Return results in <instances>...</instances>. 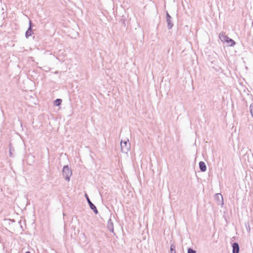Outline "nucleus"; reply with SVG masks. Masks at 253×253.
Returning a JSON list of instances; mask_svg holds the SVG:
<instances>
[{"mask_svg":"<svg viewBox=\"0 0 253 253\" xmlns=\"http://www.w3.org/2000/svg\"><path fill=\"white\" fill-rule=\"evenodd\" d=\"M58 71H55V72H54V74H58Z\"/></svg>","mask_w":253,"mask_h":253,"instance_id":"f3484780","label":"nucleus"},{"mask_svg":"<svg viewBox=\"0 0 253 253\" xmlns=\"http://www.w3.org/2000/svg\"><path fill=\"white\" fill-rule=\"evenodd\" d=\"M121 151L123 153H127L130 148V144L129 140L128 139L125 141L121 140Z\"/></svg>","mask_w":253,"mask_h":253,"instance_id":"7ed1b4c3","label":"nucleus"},{"mask_svg":"<svg viewBox=\"0 0 253 253\" xmlns=\"http://www.w3.org/2000/svg\"><path fill=\"white\" fill-rule=\"evenodd\" d=\"M199 166L200 169L202 172H205L206 171L207 166L205 162L203 161H200L199 163Z\"/></svg>","mask_w":253,"mask_h":253,"instance_id":"6e6552de","label":"nucleus"},{"mask_svg":"<svg viewBox=\"0 0 253 253\" xmlns=\"http://www.w3.org/2000/svg\"><path fill=\"white\" fill-rule=\"evenodd\" d=\"M232 253H239L240 247L237 242H234L232 244Z\"/></svg>","mask_w":253,"mask_h":253,"instance_id":"423d86ee","label":"nucleus"},{"mask_svg":"<svg viewBox=\"0 0 253 253\" xmlns=\"http://www.w3.org/2000/svg\"><path fill=\"white\" fill-rule=\"evenodd\" d=\"M172 17L170 16L168 12H166V21L167 23V27L169 30L172 29L173 24L171 21Z\"/></svg>","mask_w":253,"mask_h":253,"instance_id":"39448f33","label":"nucleus"},{"mask_svg":"<svg viewBox=\"0 0 253 253\" xmlns=\"http://www.w3.org/2000/svg\"><path fill=\"white\" fill-rule=\"evenodd\" d=\"M215 198L218 200H219V198H221V200H222V201L223 202V197H222V195L221 194H220V193L216 194H215Z\"/></svg>","mask_w":253,"mask_h":253,"instance_id":"ddd939ff","label":"nucleus"},{"mask_svg":"<svg viewBox=\"0 0 253 253\" xmlns=\"http://www.w3.org/2000/svg\"><path fill=\"white\" fill-rule=\"evenodd\" d=\"M219 38L222 42H226L228 46H234L236 44V42L233 39L230 38L223 33L219 34Z\"/></svg>","mask_w":253,"mask_h":253,"instance_id":"f257e3e1","label":"nucleus"},{"mask_svg":"<svg viewBox=\"0 0 253 253\" xmlns=\"http://www.w3.org/2000/svg\"><path fill=\"white\" fill-rule=\"evenodd\" d=\"M170 253H176L175 246L173 244H171L170 247Z\"/></svg>","mask_w":253,"mask_h":253,"instance_id":"9b49d317","label":"nucleus"},{"mask_svg":"<svg viewBox=\"0 0 253 253\" xmlns=\"http://www.w3.org/2000/svg\"><path fill=\"white\" fill-rule=\"evenodd\" d=\"M250 113L252 116L253 117V104H252L250 106Z\"/></svg>","mask_w":253,"mask_h":253,"instance_id":"2eb2a0df","label":"nucleus"},{"mask_svg":"<svg viewBox=\"0 0 253 253\" xmlns=\"http://www.w3.org/2000/svg\"><path fill=\"white\" fill-rule=\"evenodd\" d=\"M11 155H12V153H11V151H9V155L10 157L11 156Z\"/></svg>","mask_w":253,"mask_h":253,"instance_id":"a211bd4d","label":"nucleus"},{"mask_svg":"<svg viewBox=\"0 0 253 253\" xmlns=\"http://www.w3.org/2000/svg\"><path fill=\"white\" fill-rule=\"evenodd\" d=\"M25 253H31L30 251H27Z\"/></svg>","mask_w":253,"mask_h":253,"instance_id":"6ab92c4d","label":"nucleus"},{"mask_svg":"<svg viewBox=\"0 0 253 253\" xmlns=\"http://www.w3.org/2000/svg\"><path fill=\"white\" fill-rule=\"evenodd\" d=\"M245 226L247 232L248 233H250L251 231V228L250 226V223L249 221L245 223Z\"/></svg>","mask_w":253,"mask_h":253,"instance_id":"f8f14e48","label":"nucleus"},{"mask_svg":"<svg viewBox=\"0 0 253 253\" xmlns=\"http://www.w3.org/2000/svg\"><path fill=\"white\" fill-rule=\"evenodd\" d=\"M187 253H196V251L191 248H188L187 249Z\"/></svg>","mask_w":253,"mask_h":253,"instance_id":"4468645a","label":"nucleus"},{"mask_svg":"<svg viewBox=\"0 0 253 253\" xmlns=\"http://www.w3.org/2000/svg\"><path fill=\"white\" fill-rule=\"evenodd\" d=\"M107 228L111 232L114 233L113 222L111 218L108 221Z\"/></svg>","mask_w":253,"mask_h":253,"instance_id":"0eeeda50","label":"nucleus"},{"mask_svg":"<svg viewBox=\"0 0 253 253\" xmlns=\"http://www.w3.org/2000/svg\"><path fill=\"white\" fill-rule=\"evenodd\" d=\"M30 27L31 28V29H32V28H33V24H32V22L31 20H29V27Z\"/></svg>","mask_w":253,"mask_h":253,"instance_id":"dca6fc26","label":"nucleus"},{"mask_svg":"<svg viewBox=\"0 0 253 253\" xmlns=\"http://www.w3.org/2000/svg\"><path fill=\"white\" fill-rule=\"evenodd\" d=\"M62 102V100L61 99L57 98L54 101V105L56 106H59Z\"/></svg>","mask_w":253,"mask_h":253,"instance_id":"9d476101","label":"nucleus"},{"mask_svg":"<svg viewBox=\"0 0 253 253\" xmlns=\"http://www.w3.org/2000/svg\"><path fill=\"white\" fill-rule=\"evenodd\" d=\"M62 174L66 181H69L70 180L72 171L68 165L64 166L62 169Z\"/></svg>","mask_w":253,"mask_h":253,"instance_id":"f03ea898","label":"nucleus"},{"mask_svg":"<svg viewBox=\"0 0 253 253\" xmlns=\"http://www.w3.org/2000/svg\"><path fill=\"white\" fill-rule=\"evenodd\" d=\"M33 34V30L31 29V28L28 27L27 30L26 31L25 33V37L27 39H28L30 36L32 35Z\"/></svg>","mask_w":253,"mask_h":253,"instance_id":"1a4fd4ad","label":"nucleus"},{"mask_svg":"<svg viewBox=\"0 0 253 253\" xmlns=\"http://www.w3.org/2000/svg\"><path fill=\"white\" fill-rule=\"evenodd\" d=\"M85 197L86 198V201L90 209H91L93 211L95 214H97L98 213V211L96 206L91 202L88 196L86 194H85Z\"/></svg>","mask_w":253,"mask_h":253,"instance_id":"20e7f679","label":"nucleus"}]
</instances>
